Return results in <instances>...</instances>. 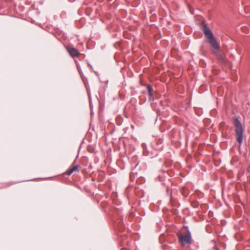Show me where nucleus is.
<instances>
[{
    "label": "nucleus",
    "mask_w": 250,
    "mask_h": 250,
    "mask_svg": "<svg viewBox=\"0 0 250 250\" xmlns=\"http://www.w3.org/2000/svg\"><path fill=\"white\" fill-rule=\"evenodd\" d=\"M234 125L235 127V137L239 143L238 147L240 148L243 139L244 128L239 119L237 118L234 119Z\"/></svg>",
    "instance_id": "obj_2"
},
{
    "label": "nucleus",
    "mask_w": 250,
    "mask_h": 250,
    "mask_svg": "<svg viewBox=\"0 0 250 250\" xmlns=\"http://www.w3.org/2000/svg\"><path fill=\"white\" fill-rule=\"evenodd\" d=\"M214 250H218V249L217 247H214Z\"/></svg>",
    "instance_id": "obj_8"
},
{
    "label": "nucleus",
    "mask_w": 250,
    "mask_h": 250,
    "mask_svg": "<svg viewBox=\"0 0 250 250\" xmlns=\"http://www.w3.org/2000/svg\"><path fill=\"white\" fill-rule=\"evenodd\" d=\"M188 229V227H186ZM178 238L179 242L183 246L192 243L191 235L189 230L187 229V232L185 234H178Z\"/></svg>",
    "instance_id": "obj_3"
},
{
    "label": "nucleus",
    "mask_w": 250,
    "mask_h": 250,
    "mask_svg": "<svg viewBox=\"0 0 250 250\" xmlns=\"http://www.w3.org/2000/svg\"><path fill=\"white\" fill-rule=\"evenodd\" d=\"M66 49L72 57H78L80 55L79 51L72 46H68Z\"/></svg>",
    "instance_id": "obj_4"
},
{
    "label": "nucleus",
    "mask_w": 250,
    "mask_h": 250,
    "mask_svg": "<svg viewBox=\"0 0 250 250\" xmlns=\"http://www.w3.org/2000/svg\"><path fill=\"white\" fill-rule=\"evenodd\" d=\"M147 90H148V91L150 96H152V91H153V89H152V86L150 84H148L147 85Z\"/></svg>",
    "instance_id": "obj_5"
},
{
    "label": "nucleus",
    "mask_w": 250,
    "mask_h": 250,
    "mask_svg": "<svg viewBox=\"0 0 250 250\" xmlns=\"http://www.w3.org/2000/svg\"><path fill=\"white\" fill-rule=\"evenodd\" d=\"M73 172V171L72 170V169L71 168H70L69 169H68L67 171V175H71L72 173Z\"/></svg>",
    "instance_id": "obj_7"
},
{
    "label": "nucleus",
    "mask_w": 250,
    "mask_h": 250,
    "mask_svg": "<svg viewBox=\"0 0 250 250\" xmlns=\"http://www.w3.org/2000/svg\"><path fill=\"white\" fill-rule=\"evenodd\" d=\"M72 170L74 171H79V166H73L71 168Z\"/></svg>",
    "instance_id": "obj_6"
},
{
    "label": "nucleus",
    "mask_w": 250,
    "mask_h": 250,
    "mask_svg": "<svg viewBox=\"0 0 250 250\" xmlns=\"http://www.w3.org/2000/svg\"><path fill=\"white\" fill-rule=\"evenodd\" d=\"M204 34L208 40V42L211 46L213 48V53L214 54L219 60L224 62V57L221 54L219 51L220 46L219 43L217 42L215 39L213 35L209 29L207 25H204L203 28Z\"/></svg>",
    "instance_id": "obj_1"
}]
</instances>
